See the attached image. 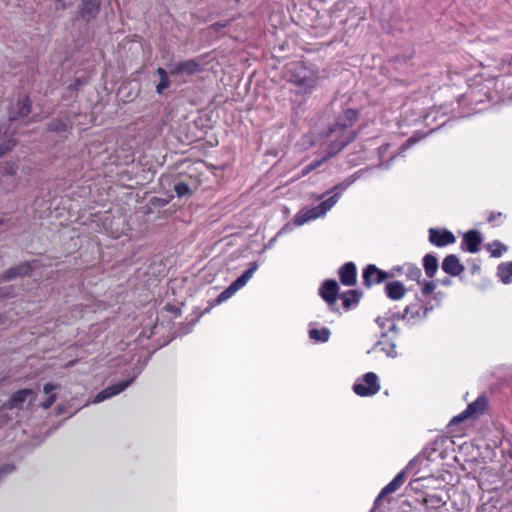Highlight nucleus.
I'll return each instance as SVG.
<instances>
[{
  "label": "nucleus",
  "instance_id": "de8ad7c7",
  "mask_svg": "<svg viewBox=\"0 0 512 512\" xmlns=\"http://www.w3.org/2000/svg\"><path fill=\"white\" fill-rule=\"evenodd\" d=\"M224 301V291H222L216 298L215 304L219 305Z\"/></svg>",
  "mask_w": 512,
  "mask_h": 512
},
{
  "label": "nucleus",
  "instance_id": "473e14b6",
  "mask_svg": "<svg viewBox=\"0 0 512 512\" xmlns=\"http://www.w3.org/2000/svg\"><path fill=\"white\" fill-rule=\"evenodd\" d=\"M358 178V173H355L348 178H346L343 182L335 185L332 189V191H338V190H345L347 189L351 184H353Z\"/></svg>",
  "mask_w": 512,
  "mask_h": 512
},
{
  "label": "nucleus",
  "instance_id": "f03ea898",
  "mask_svg": "<svg viewBox=\"0 0 512 512\" xmlns=\"http://www.w3.org/2000/svg\"><path fill=\"white\" fill-rule=\"evenodd\" d=\"M36 400V393L32 389H22L15 392L8 402L6 408L18 415L20 410L28 409Z\"/></svg>",
  "mask_w": 512,
  "mask_h": 512
},
{
  "label": "nucleus",
  "instance_id": "dca6fc26",
  "mask_svg": "<svg viewBox=\"0 0 512 512\" xmlns=\"http://www.w3.org/2000/svg\"><path fill=\"white\" fill-rule=\"evenodd\" d=\"M100 10L99 0H82V6L80 9V16L86 22H89L96 17Z\"/></svg>",
  "mask_w": 512,
  "mask_h": 512
},
{
  "label": "nucleus",
  "instance_id": "1a4fd4ad",
  "mask_svg": "<svg viewBox=\"0 0 512 512\" xmlns=\"http://www.w3.org/2000/svg\"><path fill=\"white\" fill-rule=\"evenodd\" d=\"M389 274L378 269L375 265H368L363 271V284L370 287L373 283H381Z\"/></svg>",
  "mask_w": 512,
  "mask_h": 512
},
{
  "label": "nucleus",
  "instance_id": "864d4df0",
  "mask_svg": "<svg viewBox=\"0 0 512 512\" xmlns=\"http://www.w3.org/2000/svg\"><path fill=\"white\" fill-rule=\"evenodd\" d=\"M509 457L512 459V451L509 452Z\"/></svg>",
  "mask_w": 512,
  "mask_h": 512
},
{
  "label": "nucleus",
  "instance_id": "9b49d317",
  "mask_svg": "<svg viewBox=\"0 0 512 512\" xmlns=\"http://www.w3.org/2000/svg\"><path fill=\"white\" fill-rule=\"evenodd\" d=\"M429 240L438 247H443L455 242V236L448 230H438L431 228L429 230Z\"/></svg>",
  "mask_w": 512,
  "mask_h": 512
},
{
  "label": "nucleus",
  "instance_id": "6e6552de",
  "mask_svg": "<svg viewBox=\"0 0 512 512\" xmlns=\"http://www.w3.org/2000/svg\"><path fill=\"white\" fill-rule=\"evenodd\" d=\"M31 113V101L27 96L18 99L15 107H12L8 113V120L14 122L27 117Z\"/></svg>",
  "mask_w": 512,
  "mask_h": 512
},
{
  "label": "nucleus",
  "instance_id": "c756f323",
  "mask_svg": "<svg viewBox=\"0 0 512 512\" xmlns=\"http://www.w3.org/2000/svg\"><path fill=\"white\" fill-rule=\"evenodd\" d=\"M309 337L317 342H327L330 337V330L328 328L311 329Z\"/></svg>",
  "mask_w": 512,
  "mask_h": 512
},
{
  "label": "nucleus",
  "instance_id": "4be33fe9",
  "mask_svg": "<svg viewBox=\"0 0 512 512\" xmlns=\"http://www.w3.org/2000/svg\"><path fill=\"white\" fill-rule=\"evenodd\" d=\"M423 505L428 509L437 510L447 503L446 499H443L440 495L431 494L426 495L422 500Z\"/></svg>",
  "mask_w": 512,
  "mask_h": 512
},
{
  "label": "nucleus",
  "instance_id": "9d476101",
  "mask_svg": "<svg viewBox=\"0 0 512 512\" xmlns=\"http://www.w3.org/2000/svg\"><path fill=\"white\" fill-rule=\"evenodd\" d=\"M257 269V263L253 262L250 267L242 273L229 287L226 288V299L231 297L236 291L242 288L252 277Z\"/></svg>",
  "mask_w": 512,
  "mask_h": 512
},
{
  "label": "nucleus",
  "instance_id": "393cba45",
  "mask_svg": "<svg viewBox=\"0 0 512 512\" xmlns=\"http://www.w3.org/2000/svg\"><path fill=\"white\" fill-rule=\"evenodd\" d=\"M498 276L505 284L512 281V261L509 263H501L498 266Z\"/></svg>",
  "mask_w": 512,
  "mask_h": 512
},
{
  "label": "nucleus",
  "instance_id": "bb28decb",
  "mask_svg": "<svg viewBox=\"0 0 512 512\" xmlns=\"http://www.w3.org/2000/svg\"><path fill=\"white\" fill-rule=\"evenodd\" d=\"M340 193L336 192L334 195L329 197L328 199L322 201L317 207L321 216L325 215L328 210H330L339 200Z\"/></svg>",
  "mask_w": 512,
  "mask_h": 512
},
{
  "label": "nucleus",
  "instance_id": "a19ab883",
  "mask_svg": "<svg viewBox=\"0 0 512 512\" xmlns=\"http://www.w3.org/2000/svg\"><path fill=\"white\" fill-rule=\"evenodd\" d=\"M435 288H436L435 283H434L433 281H428V282H426V283L423 285V287H422V293H423L424 295H429V294H431V293L434 291V289H435Z\"/></svg>",
  "mask_w": 512,
  "mask_h": 512
},
{
  "label": "nucleus",
  "instance_id": "aec40b11",
  "mask_svg": "<svg viewBox=\"0 0 512 512\" xmlns=\"http://www.w3.org/2000/svg\"><path fill=\"white\" fill-rule=\"evenodd\" d=\"M387 296L392 300H400L405 295L406 289L399 281H393L386 284Z\"/></svg>",
  "mask_w": 512,
  "mask_h": 512
},
{
  "label": "nucleus",
  "instance_id": "603ef678",
  "mask_svg": "<svg viewBox=\"0 0 512 512\" xmlns=\"http://www.w3.org/2000/svg\"><path fill=\"white\" fill-rule=\"evenodd\" d=\"M4 322H5V317L0 314V325L4 324Z\"/></svg>",
  "mask_w": 512,
  "mask_h": 512
},
{
  "label": "nucleus",
  "instance_id": "7ed1b4c3",
  "mask_svg": "<svg viewBox=\"0 0 512 512\" xmlns=\"http://www.w3.org/2000/svg\"><path fill=\"white\" fill-rule=\"evenodd\" d=\"M379 390L378 377L373 372H368L363 376V383L357 381L353 385V391L362 397L375 395Z\"/></svg>",
  "mask_w": 512,
  "mask_h": 512
},
{
  "label": "nucleus",
  "instance_id": "37998d69",
  "mask_svg": "<svg viewBox=\"0 0 512 512\" xmlns=\"http://www.w3.org/2000/svg\"><path fill=\"white\" fill-rule=\"evenodd\" d=\"M418 141V139L414 136L408 138L405 142V144L403 145V148H410L412 145H414L416 142Z\"/></svg>",
  "mask_w": 512,
  "mask_h": 512
},
{
  "label": "nucleus",
  "instance_id": "c03bdc74",
  "mask_svg": "<svg viewBox=\"0 0 512 512\" xmlns=\"http://www.w3.org/2000/svg\"><path fill=\"white\" fill-rule=\"evenodd\" d=\"M56 9L65 10L68 7L67 0H55Z\"/></svg>",
  "mask_w": 512,
  "mask_h": 512
},
{
  "label": "nucleus",
  "instance_id": "a18cd8bd",
  "mask_svg": "<svg viewBox=\"0 0 512 512\" xmlns=\"http://www.w3.org/2000/svg\"><path fill=\"white\" fill-rule=\"evenodd\" d=\"M408 314H411V315H412V317H415L416 315H418V313H417V312H416V313H413V312L411 311V306H407V307L405 308L404 313H403V315L401 316V318H405Z\"/></svg>",
  "mask_w": 512,
  "mask_h": 512
},
{
  "label": "nucleus",
  "instance_id": "4c0bfd02",
  "mask_svg": "<svg viewBox=\"0 0 512 512\" xmlns=\"http://www.w3.org/2000/svg\"><path fill=\"white\" fill-rule=\"evenodd\" d=\"M17 165L15 162H6L4 165V172L7 175L13 176L17 173Z\"/></svg>",
  "mask_w": 512,
  "mask_h": 512
},
{
  "label": "nucleus",
  "instance_id": "ea45409f",
  "mask_svg": "<svg viewBox=\"0 0 512 512\" xmlns=\"http://www.w3.org/2000/svg\"><path fill=\"white\" fill-rule=\"evenodd\" d=\"M15 470V466L11 464H4L0 466V480Z\"/></svg>",
  "mask_w": 512,
  "mask_h": 512
},
{
  "label": "nucleus",
  "instance_id": "72a5a7b5",
  "mask_svg": "<svg viewBox=\"0 0 512 512\" xmlns=\"http://www.w3.org/2000/svg\"><path fill=\"white\" fill-rule=\"evenodd\" d=\"M174 191L178 197L188 196L191 194V190L188 184L179 182L174 185Z\"/></svg>",
  "mask_w": 512,
  "mask_h": 512
},
{
  "label": "nucleus",
  "instance_id": "39448f33",
  "mask_svg": "<svg viewBox=\"0 0 512 512\" xmlns=\"http://www.w3.org/2000/svg\"><path fill=\"white\" fill-rule=\"evenodd\" d=\"M357 119V110L352 108L346 109L342 115L337 117L335 123L329 128V135L353 126Z\"/></svg>",
  "mask_w": 512,
  "mask_h": 512
},
{
  "label": "nucleus",
  "instance_id": "ddd939ff",
  "mask_svg": "<svg viewBox=\"0 0 512 512\" xmlns=\"http://www.w3.org/2000/svg\"><path fill=\"white\" fill-rule=\"evenodd\" d=\"M442 269L451 276H459L465 270V267L460 263L456 255L450 254L444 258Z\"/></svg>",
  "mask_w": 512,
  "mask_h": 512
},
{
  "label": "nucleus",
  "instance_id": "4468645a",
  "mask_svg": "<svg viewBox=\"0 0 512 512\" xmlns=\"http://www.w3.org/2000/svg\"><path fill=\"white\" fill-rule=\"evenodd\" d=\"M32 271V267L29 262H23L19 265L7 269L1 276L0 281L13 280L19 276L29 275Z\"/></svg>",
  "mask_w": 512,
  "mask_h": 512
},
{
  "label": "nucleus",
  "instance_id": "f8f14e48",
  "mask_svg": "<svg viewBox=\"0 0 512 512\" xmlns=\"http://www.w3.org/2000/svg\"><path fill=\"white\" fill-rule=\"evenodd\" d=\"M356 137H357L356 131H349V132L341 135L340 137H338L336 140H334L329 145V151H328V155L326 157L329 158V157L334 156L335 154L340 152L342 149H344L349 143L354 141V139Z\"/></svg>",
  "mask_w": 512,
  "mask_h": 512
},
{
  "label": "nucleus",
  "instance_id": "c85d7f7f",
  "mask_svg": "<svg viewBox=\"0 0 512 512\" xmlns=\"http://www.w3.org/2000/svg\"><path fill=\"white\" fill-rule=\"evenodd\" d=\"M18 415L6 408V403L0 407V428L7 425L9 422L17 419Z\"/></svg>",
  "mask_w": 512,
  "mask_h": 512
},
{
  "label": "nucleus",
  "instance_id": "79ce46f5",
  "mask_svg": "<svg viewBox=\"0 0 512 512\" xmlns=\"http://www.w3.org/2000/svg\"><path fill=\"white\" fill-rule=\"evenodd\" d=\"M12 293V287H2L0 288V296L1 297H9Z\"/></svg>",
  "mask_w": 512,
  "mask_h": 512
},
{
  "label": "nucleus",
  "instance_id": "cd10ccee",
  "mask_svg": "<svg viewBox=\"0 0 512 512\" xmlns=\"http://www.w3.org/2000/svg\"><path fill=\"white\" fill-rule=\"evenodd\" d=\"M340 193L336 192L334 195L329 197L328 199L322 201L317 207L321 216L325 215L328 210H330L339 200Z\"/></svg>",
  "mask_w": 512,
  "mask_h": 512
},
{
  "label": "nucleus",
  "instance_id": "a878e982",
  "mask_svg": "<svg viewBox=\"0 0 512 512\" xmlns=\"http://www.w3.org/2000/svg\"><path fill=\"white\" fill-rule=\"evenodd\" d=\"M156 73L160 78L158 84L156 85V92L158 94H162L164 90L170 86V80L165 69L159 67L157 68Z\"/></svg>",
  "mask_w": 512,
  "mask_h": 512
},
{
  "label": "nucleus",
  "instance_id": "49530a36",
  "mask_svg": "<svg viewBox=\"0 0 512 512\" xmlns=\"http://www.w3.org/2000/svg\"><path fill=\"white\" fill-rule=\"evenodd\" d=\"M386 322H388V320H387V319H384V318H381V317H378V318L376 319V323H377L381 328H383V327L385 326Z\"/></svg>",
  "mask_w": 512,
  "mask_h": 512
},
{
  "label": "nucleus",
  "instance_id": "c9c22d12",
  "mask_svg": "<svg viewBox=\"0 0 512 512\" xmlns=\"http://www.w3.org/2000/svg\"><path fill=\"white\" fill-rule=\"evenodd\" d=\"M421 276H422V272H421V269L419 267H416V266H409L408 267L407 277L409 279L415 280V281H417L419 283Z\"/></svg>",
  "mask_w": 512,
  "mask_h": 512
},
{
  "label": "nucleus",
  "instance_id": "09e8293b",
  "mask_svg": "<svg viewBox=\"0 0 512 512\" xmlns=\"http://www.w3.org/2000/svg\"><path fill=\"white\" fill-rule=\"evenodd\" d=\"M387 355H388V356H391V357L396 356V352H395V344H393V343L391 344V351H388V352H387Z\"/></svg>",
  "mask_w": 512,
  "mask_h": 512
},
{
  "label": "nucleus",
  "instance_id": "b1692460",
  "mask_svg": "<svg viewBox=\"0 0 512 512\" xmlns=\"http://www.w3.org/2000/svg\"><path fill=\"white\" fill-rule=\"evenodd\" d=\"M361 295V292H359L358 290H349L344 292L340 296L343 300V307L345 309H350L352 305H355L359 302Z\"/></svg>",
  "mask_w": 512,
  "mask_h": 512
},
{
  "label": "nucleus",
  "instance_id": "a211bd4d",
  "mask_svg": "<svg viewBox=\"0 0 512 512\" xmlns=\"http://www.w3.org/2000/svg\"><path fill=\"white\" fill-rule=\"evenodd\" d=\"M463 242L466 245L467 251L470 253H476L479 251V246L482 243V237L476 230H470L465 233Z\"/></svg>",
  "mask_w": 512,
  "mask_h": 512
},
{
  "label": "nucleus",
  "instance_id": "412c9836",
  "mask_svg": "<svg viewBox=\"0 0 512 512\" xmlns=\"http://www.w3.org/2000/svg\"><path fill=\"white\" fill-rule=\"evenodd\" d=\"M318 217H321L317 207H313L310 209H302L300 210L294 219V222L296 225H303L309 220L316 219Z\"/></svg>",
  "mask_w": 512,
  "mask_h": 512
},
{
  "label": "nucleus",
  "instance_id": "f257e3e1",
  "mask_svg": "<svg viewBox=\"0 0 512 512\" xmlns=\"http://www.w3.org/2000/svg\"><path fill=\"white\" fill-rule=\"evenodd\" d=\"M290 81L299 88V93H311L318 83V76L302 65H297Z\"/></svg>",
  "mask_w": 512,
  "mask_h": 512
},
{
  "label": "nucleus",
  "instance_id": "5701e85b",
  "mask_svg": "<svg viewBox=\"0 0 512 512\" xmlns=\"http://www.w3.org/2000/svg\"><path fill=\"white\" fill-rule=\"evenodd\" d=\"M425 273L429 278L434 277L438 269V260L432 254H427L423 258Z\"/></svg>",
  "mask_w": 512,
  "mask_h": 512
},
{
  "label": "nucleus",
  "instance_id": "e433bc0d",
  "mask_svg": "<svg viewBox=\"0 0 512 512\" xmlns=\"http://www.w3.org/2000/svg\"><path fill=\"white\" fill-rule=\"evenodd\" d=\"M15 146V141L12 138L6 139L0 144V157L8 153Z\"/></svg>",
  "mask_w": 512,
  "mask_h": 512
},
{
  "label": "nucleus",
  "instance_id": "58836bf2",
  "mask_svg": "<svg viewBox=\"0 0 512 512\" xmlns=\"http://www.w3.org/2000/svg\"><path fill=\"white\" fill-rule=\"evenodd\" d=\"M496 248L491 251V256L500 257L504 251L507 250V247L500 242H494Z\"/></svg>",
  "mask_w": 512,
  "mask_h": 512
},
{
  "label": "nucleus",
  "instance_id": "8fccbe9b",
  "mask_svg": "<svg viewBox=\"0 0 512 512\" xmlns=\"http://www.w3.org/2000/svg\"><path fill=\"white\" fill-rule=\"evenodd\" d=\"M389 330L392 331V332H395L397 333L399 331L397 325L395 323H392L389 327Z\"/></svg>",
  "mask_w": 512,
  "mask_h": 512
},
{
  "label": "nucleus",
  "instance_id": "3c124183",
  "mask_svg": "<svg viewBox=\"0 0 512 512\" xmlns=\"http://www.w3.org/2000/svg\"><path fill=\"white\" fill-rule=\"evenodd\" d=\"M500 215H501V213H498L497 215H496V214H494V213H492V214L489 216L488 221H489V222H492L494 219H496V217H497V216H500Z\"/></svg>",
  "mask_w": 512,
  "mask_h": 512
},
{
  "label": "nucleus",
  "instance_id": "6ab92c4d",
  "mask_svg": "<svg viewBox=\"0 0 512 512\" xmlns=\"http://www.w3.org/2000/svg\"><path fill=\"white\" fill-rule=\"evenodd\" d=\"M199 70V64L195 62L194 60H187L183 61L181 63H178L174 66V68L171 70V74L180 75V74H187L192 75L196 73Z\"/></svg>",
  "mask_w": 512,
  "mask_h": 512
},
{
  "label": "nucleus",
  "instance_id": "2f4dec72",
  "mask_svg": "<svg viewBox=\"0 0 512 512\" xmlns=\"http://www.w3.org/2000/svg\"><path fill=\"white\" fill-rule=\"evenodd\" d=\"M48 130L56 133H63L67 130V124L61 119H53L48 123Z\"/></svg>",
  "mask_w": 512,
  "mask_h": 512
},
{
  "label": "nucleus",
  "instance_id": "f704fd0d",
  "mask_svg": "<svg viewBox=\"0 0 512 512\" xmlns=\"http://www.w3.org/2000/svg\"><path fill=\"white\" fill-rule=\"evenodd\" d=\"M328 158L327 157H323L322 159H319V160H314L312 161L311 163H309L307 166H305L302 170V175L305 176L307 175L308 173H310L311 171L317 169L318 167H320Z\"/></svg>",
  "mask_w": 512,
  "mask_h": 512
},
{
  "label": "nucleus",
  "instance_id": "0eeeda50",
  "mask_svg": "<svg viewBox=\"0 0 512 512\" xmlns=\"http://www.w3.org/2000/svg\"><path fill=\"white\" fill-rule=\"evenodd\" d=\"M134 379L135 376L131 379L118 382L103 389L94 397L93 403H100L112 396L119 394L120 392L124 391L134 381Z\"/></svg>",
  "mask_w": 512,
  "mask_h": 512
},
{
  "label": "nucleus",
  "instance_id": "2eb2a0df",
  "mask_svg": "<svg viewBox=\"0 0 512 512\" xmlns=\"http://www.w3.org/2000/svg\"><path fill=\"white\" fill-rule=\"evenodd\" d=\"M356 275V266L353 262L345 263L339 270L340 281L346 286H353L356 284Z\"/></svg>",
  "mask_w": 512,
  "mask_h": 512
},
{
  "label": "nucleus",
  "instance_id": "f3484780",
  "mask_svg": "<svg viewBox=\"0 0 512 512\" xmlns=\"http://www.w3.org/2000/svg\"><path fill=\"white\" fill-rule=\"evenodd\" d=\"M405 477H406V471L403 470L401 471L400 473H398L394 479L388 484L386 485L382 491L380 492V494L378 495V497L376 498L375 500V505L378 504V502L386 495L390 494V493H393L395 492L396 490H398L402 484L404 483V480H405Z\"/></svg>",
  "mask_w": 512,
  "mask_h": 512
},
{
  "label": "nucleus",
  "instance_id": "20e7f679",
  "mask_svg": "<svg viewBox=\"0 0 512 512\" xmlns=\"http://www.w3.org/2000/svg\"><path fill=\"white\" fill-rule=\"evenodd\" d=\"M487 407V401L484 397H478L474 402L470 403L466 410L451 420V424L459 423L468 418H477L484 413Z\"/></svg>",
  "mask_w": 512,
  "mask_h": 512
},
{
  "label": "nucleus",
  "instance_id": "7c9ffc66",
  "mask_svg": "<svg viewBox=\"0 0 512 512\" xmlns=\"http://www.w3.org/2000/svg\"><path fill=\"white\" fill-rule=\"evenodd\" d=\"M55 388H56V386L51 383H47L44 385V388H43L44 393L49 395L47 397V399L41 404V406L44 409L50 408L53 405V403L55 402L56 396L54 394L50 395L51 391H53Z\"/></svg>",
  "mask_w": 512,
  "mask_h": 512
},
{
  "label": "nucleus",
  "instance_id": "423d86ee",
  "mask_svg": "<svg viewBox=\"0 0 512 512\" xmlns=\"http://www.w3.org/2000/svg\"><path fill=\"white\" fill-rule=\"evenodd\" d=\"M319 293L321 297L327 302L329 307L332 310H335L334 306L339 296L338 283L333 279H328L324 281V283L320 287Z\"/></svg>",
  "mask_w": 512,
  "mask_h": 512
}]
</instances>
